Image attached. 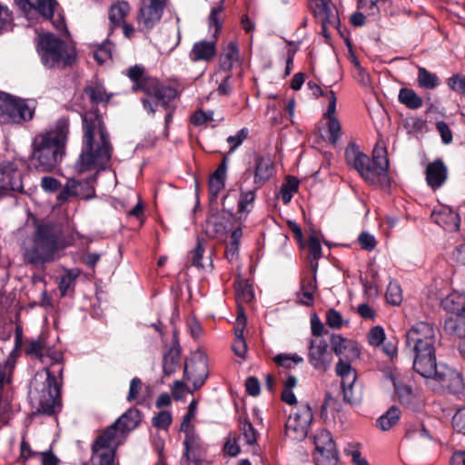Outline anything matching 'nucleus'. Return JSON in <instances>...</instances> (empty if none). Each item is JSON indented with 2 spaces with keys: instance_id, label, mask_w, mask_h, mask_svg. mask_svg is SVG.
Returning <instances> with one entry per match:
<instances>
[{
  "instance_id": "obj_46",
  "label": "nucleus",
  "mask_w": 465,
  "mask_h": 465,
  "mask_svg": "<svg viewBox=\"0 0 465 465\" xmlns=\"http://www.w3.org/2000/svg\"><path fill=\"white\" fill-rule=\"evenodd\" d=\"M249 135V130L246 127L242 128L235 135L227 137V143L230 145V153L234 152Z\"/></svg>"
},
{
  "instance_id": "obj_28",
  "label": "nucleus",
  "mask_w": 465,
  "mask_h": 465,
  "mask_svg": "<svg viewBox=\"0 0 465 465\" xmlns=\"http://www.w3.org/2000/svg\"><path fill=\"white\" fill-rule=\"evenodd\" d=\"M216 42L217 39L214 38L210 41L201 40L196 42L190 54L192 60L195 62L212 60L217 53Z\"/></svg>"
},
{
  "instance_id": "obj_37",
  "label": "nucleus",
  "mask_w": 465,
  "mask_h": 465,
  "mask_svg": "<svg viewBox=\"0 0 465 465\" xmlns=\"http://www.w3.org/2000/svg\"><path fill=\"white\" fill-rule=\"evenodd\" d=\"M317 288L316 284V276L315 274L312 277H305L301 282V292L299 295L302 297L300 298V302L311 306L313 304V293Z\"/></svg>"
},
{
  "instance_id": "obj_64",
  "label": "nucleus",
  "mask_w": 465,
  "mask_h": 465,
  "mask_svg": "<svg viewBox=\"0 0 465 465\" xmlns=\"http://www.w3.org/2000/svg\"><path fill=\"white\" fill-rule=\"evenodd\" d=\"M41 186L46 192H55L61 186L59 181L51 176H45L41 179Z\"/></svg>"
},
{
  "instance_id": "obj_47",
  "label": "nucleus",
  "mask_w": 465,
  "mask_h": 465,
  "mask_svg": "<svg viewBox=\"0 0 465 465\" xmlns=\"http://www.w3.org/2000/svg\"><path fill=\"white\" fill-rule=\"evenodd\" d=\"M447 84L454 92L465 95V76L459 74H453L448 79Z\"/></svg>"
},
{
  "instance_id": "obj_59",
  "label": "nucleus",
  "mask_w": 465,
  "mask_h": 465,
  "mask_svg": "<svg viewBox=\"0 0 465 465\" xmlns=\"http://www.w3.org/2000/svg\"><path fill=\"white\" fill-rule=\"evenodd\" d=\"M203 252V248L202 247L201 243L198 242L195 249L190 253V259L192 262L191 264L193 266H195L199 269H203L205 267L204 263L202 262Z\"/></svg>"
},
{
  "instance_id": "obj_52",
  "label": "nucleus",
  "mask_w": 465,
  "mask_h": 465,
  "mask_svg": "<svg viewBox=\"0 0 465 465\" xmlns=\"http://www.w3.org/2000/svg\"><path fill=\"white\" fill-rule=\"evenodd\" d=\"M111 57L112 44L109 42L104 44L95 52H94V58L101 64Z\"/></svg>"
},
{
  "instance_id": "obj_18",
  "label": "nucleus",
  "mask_w": 465,
  "mask_h": 465,
  "mask_svg": "<svg viewBox=\"0 0 465 465\" xmlns=\"http://www.w3.org/2000/svg\"><path fill=\"white\" fill-rule=\"evenodd\" d=\"M309 3L319 23H330L332 28L339 29L340 17L336 6L331 0H309Z\"/></svg>"
},
{
  "instance_id": "obj_35",
  "label": "nucleus",
  "mask_w": 465,
  "mask_h": 465,
  "mask_svg": "<svg viewBox=\"0 0 465 465\" xmlns=\"http://www.w3.org/2000/svg\"><path fill=\"white\" fill-rule=\"evenodd\" d=\"M240 54L237 44L235 42H230L225 47L223 54L220 58V67L223 71L229 73L234 63L238 62Z\"/></svg>"
},
{
  "instance_id": "obj_61",
  "label": "nucleus",
  "mask_w": 465,
  "mask_h": 465,
  "mask_svg": "<svg viewBox=\"0 0 465 465\" xmlns=\"http://www.w3.org/2000/svg\"><path fill=\"white\" fill-rule=\"evenodd\" d=\"M246 391L249 395L256 397L260 394L261 385L260 381L256 377H248L245 381Z\"/></svg>"
},
{
  "instance_id": "obj_55",
  "label": "nucleus",
  "mask_w": 465,
  "mask_h": 465,
  "mask_svg": "<svg viewBox=\"0 0 465 465\" xmlns=\"http://www.w3.org/2000/svg\"><path fill=\"white\" fill-rule=\"evenodd\" d=\"M358 242H359L361 247L366 251H371L376 246L375 237L367 232H362L359 235Z\"/></svg>"
},
{
  "instance_id": "obj_15",
  "label": "nucleus",
  "mask_w": 465,
  "mask_h": 465,
  "mask_svg": "<svg viewBox=\"0 0 465 465\" xmlns=\"http://www.w3.org/2000/svg\"><path fill=\"white\" fill-rule=\"evenodd\" d=\"M308 350V361L316 371H326L330 369L333 356L325 340L312 339Z\"/></svg>"
},
{
  "instance_id": "obj_5",
  "label": "nucleus",
  "mask_w": 465,
  "mask_h": 465,
  "mask_svg": "<svg viewBox=\"0 0 465 465\" xmlns=\"http://www.w3.org/2000/svg\"><path fill=\"white\" fill-rule=\"evenodd\" d=\"M31 381L29 397L38 406V411L46 415L55 413L61 408L60 385L54 371L45 367Z\"/></svg>"
},
{
  "instance_id": "obj_50",
  "label": "nucleus",
  "mask_w": 465,
  "mask_h": 465,
  "mask_svg": "<svg viewBox=\"0 0 465 465\" xmlns=\"http://www.w3.org/2000/svg\"><path fill=\"white\" fill-rule=\"evenodd\" d=\"M211 121H215L214 112L212 110H198L194 113L192 118V122L194 125H202Z\"/></svg>"
},
{
  "instance_id": "obj_24",
  "label": "nucleus",
  "mask_w": 465,
  "mask_h": 465,
  "mask_svg": "<svg viewBox=\"0 0 465 465\" xmlns=\"http://www.w3.org/2000/svg\"><path fill=\"white\" fill-rule=\"evenodd\" d=\"M432 221L449 232H456L460 229V219L457 213L450 207H441L431 213Z\"/></svg>"
},
{
  "instance_id": "obj_30",
  "label": "nucleus",
  "mask_w": 465,
  "mask_h": 465,
  "mask_svg": "<svg viewBox=\"0 0 465 465\" xmlns=\"http://www.w3.org/2000/svg\"><path fill=\"white\" fill-rule=\"evenodd\" d=\"M443 331L447 335L465 341V314L452 315L445 319Z\"/></svg>"
},
{
  "instance_id": "obj_36",
  "label": "nucleus",
  "mask_w": 465,
  "mask_h": 465,
  "mask_svg": "<svg viewBox=\"0 0 465 465\" xmlns=\"http://www.w3.org/2000/svg\"><path fill=\"white\" fill-rule=\"evenodd\" d=\"M223 2L224 0H221L217 6L213 7L208 16L209 30L212 31L213 29V38L214 39L218 38V35L223 26V21L224 18Z\"/></svg>"
},
{
  "instance_id": "obj_1",
  "label": "nucleus",
  "mask_w": 465,
  "mask_h": 465,
  "mask_svg": "<svg viewBox=\"0 0 465 465\" xmlns=\"http://www.w3.org/2000/svg\"><path fill=\"white\" fill-rule=\"evenodd\" d=\"M81 115L84 129L83 145L74 163V170L79 173L104 170L113 153L109 134L97 110H90Z\"/></svg>"
},
{
  "instance_id": "obj_42",
  "label": "nucleus",
  "mask_w": 465,
  "mask_h": 465,
  "mask_svg": "<svg viewBox=\"0 0 465 465\" xmlns=\"http://www.w3.org/2000/svg\"><path fill=\"white\" fill-rule=\"evenodd\" d=\"M197 404L198 401L193 397H192L187 408V411L185 415L183 417V420L180 426V431L187 430L190 429H195L193 420L195 419L197 414Z\"/></svg>"
},
{
  "instance_id": "obj_49",
  "label": "nucleus",
  "mask_w": 465,
  "mask_h": 465,
  "mask_svg": "<svg viewBox=\"0 0 465 465\" xmlns=\"http://www.w3.org/2000/svg\"><path fill=\"white\" fill-rule=\"evenodd\" d=\"M453 429L465 435V407L460 408L452 417Z\"/></svg>"
},
{
  "instance_id": "obj_23",
  "label": "nucleus",
  "mask_w": 465,
  "mask_h": 465,
  "mask_svg": "<svg viewBox=\"0 0 465 465\" xmlns=\"http://www.w3.org/2000/svg\"><path fill=\"white\" fill-rule=\"evenodd\" d=\"M426 181L433 190L440 188L448 178V167L441 159H436L426 167Z\"/></svg>"
},
{
  "instance_id": "obj_38",
  "label": "nucleus",
  "mask_w": 465,
  "mask_h": 465,
  "mask_svg": "<svg viewBox=\"0 0 465 465\" xmlns=\"http://www.w3.org/2000/svg\"><path fill=\"white\" fill-rule=\"evenodd\" d=\"M129 10V5L124 1L112 5L109 10L110 27L121 26Z\"/></svg>"
},
{
  "instance_id": "obj_43",
  "label": "nucleus",
  "mask_w": 465,
  "mask_h": 465,
  "mask_svg": "<svg viewBox=\"0 0 465 465\" xmlns=\"http://www.w3.org/2000/svg\"><path fill=\"white\" fill-rule=\"evenodd\" d=\"M239 428L248 445H253L257 441V430L252 424L246 419H240Z\"/></svg>"
},
{
  "instance_id": "obj_32",
  "label": "nucleus",
  "mask_w": 465,
  "mask_h": 465,
  "mask_svg": "<svg viewBox=\"0 0 465 465\" xmlns=\"http://www.w3.org/2000/svg\"><path fill=\"white\" fill-rule=\"evenodd\" d=\"M84 94L88 97L93 105L106 104L113 96V94L108 93L104 86L99 82L86 85L84 89Z\"/></svg>"
},
{
  "instance_id": "obj_22",
  "label": "nucleus",
  "mask_w": 465,
  "mask_h": 465,
  "mask_svg": "<svg viewBox=\"0 0 465 465\" xmlns=\"http://www.w3.org/2000/svg\"><path fill=\"white\" fill-rule=\"evenodd\" d=\"M255 169L252 172L251 183L255 188L262 187L274 174V164L270 157L256 155L254 158Z\"/></svg>"
},
{
  "instance_id": "obj_13",
  "label": "nucleus",
  "mask_w": 465,
  "mask_h": 465,
  "mask_svg": "<svg viewBox=\"0 0 465 465\" xmlns=\"http://www.w3.org/2000/svg\"><path fill=\"white\" fill-rule=\"evenodd\" d=\"M116 438L102 432L93 442V459L96 460L99 465H115L116 450L122 444L115 440Z\"/></svg>"
},
{
  "instance_id": "obj_45",
  "label": "nucleus",
  "mask_w": 465,
  "mask_h": 465,
  "mask_svg": "<svg viewBox=\"0 0 465 465\" xmlns=\"http://www.w3.org/2000/svg\"><path fill=\"white\" fill-rule=\"evenodd\" d=\"M386 300L392 305H399L402 301L401 289L396 282H390L386 292Z\"/></svg>"
},
{
  "instance_id": "obj_27",
  "label": "nucleus",
  "mask_w": 465,
  "mask_h": 465,
  "mask_svg": "<svg viewBox=\"0 0 465 465\" xmlns=\"http://www.w3.org/2000/svg\"><path fill=\"white\" fill-rule=\"evenodd\" d=\"M19 7L25 13L36 10L45 18H52L57 3L54 0H15Z\"/></svg>"
},
{
  "instance_id": "obj_44",
  "label": "nucleus",
  "mask_w": 465,
  "mask_h": 465,
  "mask_svg": "<svg viewBox=\"0 0 465 465\" xmlns=\"http://www.w3.org/2000/svg\"><path fill=\"white\" fill-rule=\"evenodd\" d=\"M273 361L277 365L281 367L291 369L293 364L302 363L303 361V359L297 354L289 355L280 353L274 357Z\"/></svg>"
},
{
  "instance_id": "obj_53",
  "label": "nucleus",
  "mask_w": 465,
  "mask_h": 465,
  "mask_svg": "<svg viewBox=\"0 0 465 465\" xmlns=\"http://www.w3.org/2000/svg\"><path fill=\"white\" fill-rule=\"evenodd\" d=\"M385 339V332L382 327L375 326L371 329L368 336L369 343L372 346L381 345Z\"/></svg>"
},
{
  "instance_id": "obj_7",
  "label": "nucleus",
  "mask_w": 465,
  "mask_h": 465,
  "mask_svg": "<svg viewBox=\"0 0 465 465\" xmlns=\"http://www.w3.org/2000/svg\"><path fill=\"white\" fill-rule=\"evenodd\" d=\"M38 52L42 63L48 68L64 69L72 65L75 59L74 51L51 34L39 37Z\"/></svg>"
},
{
  "instance_id": "obj_4",
  "label": "nucleus",
  "mask_w": 465,
  "mask_h": 465,
  "mask_svg": "<svg viewBox=\"0 0 465 465\" xmlns=\"http://www.w3.org/2000/svg\"><path fill=\"white\" fill-rule=\"evenodd\" d=\"M406 348L413 354V370L426 371L436 361V330L425 322L415 323L406 333Z\"/></svg>"
},
{
  "instance_id": "obj_12",
  "label": "nucleus",
  "mask_w": 465,
  "mask_h": 465,
  "mask_svg": "<svg viewBox=\"0 0 465 465\" xmlns=\"http://www.w3.org/2000/svg\"><path fill=\"white\" fill-rule=\"evenodd\" d=\"M314 460L317 465H338V451L330 431L320 430L314 436Z\"/></svg>"
},
{
  "instance_id": "obj_17",
  "label": "nucleus",
  "mask_w": 465,
  "mask_h": 465,
  "mask_svg": "<svg viewBox=\"0 0 465 465\" xmlns=\"http://www.w3.org/2000/svg\"><path fill=\"white\" fill-rule=\"evenodd\" d=\"M140 422V412L136 409H129L103 432L108 436H116V441L123 443L126 434L135 429Z\"/></svg>"
},
{
  "instance_id": "obj_2",
  "label": "nucleus",
  "mask_w": 465,
  "mask_h": 465,
  "mask_svg": "<svg viewBox=\"0 0 465 465\" xmlns=\"http://www.w3.org/2000/svg\"><path fill=\"white\" fill-rule=\"evenodd\" d=\"M19 248L25 265L44 269L60 258L62 231L54 223L35 221L33 232L21 240Z\"/></svg>"
},
{
  "instance_id": "obj_8",
  "label": "nucleus",
  "mask_w": 465,
  "mask_h": 465,
  "mask_svg": "<svg viewBox=\"0 0 465 465\" xmlns=\"http://www.w3.org/2000/svg\"><path fill=\"white\" fill-rule=\"evenodd\" d=\"M426 371H417L421 377L433 383L434 391H446L450 394L460 395L465 389L461 373L437 360L427 365Z\"/></svg>"
},
{
  "instance_id": "obj_9",
  "label": "nucleus",
  "mask_w": 465,
  "mask_h": 465,
  "mask_svg": "<svg viewBox=\"0 0 465 465\" xmlns=\"http://www.w3.org/2000/svg\"><path fill=\"white\" fill-rule=\"evenodd\" d=\"M127 76L134 82L133 91H141L146 94H153L163 105H166L174 96V89L161 85L157 79L147 75L143 65L135 64L130 67L127 71Z\"/></svg>"
},
{
  "instance_id": "obj_14",
  "label": "nucleus",
  "mask_w": 465,
  "mask_h": 465,
  "mask_svg": "<svg viewBox=\"0 0 465 465\" xmlns=\"http://www.w3.org/2000/svg\"><path fill=\"white\" fill-rule=\"evenodd\" d=\"M0 191L2 194L24 192L23 172L16 163L6 161L0 163Z\"/></svg>"
},
{
  "instance_id": "obj_48",
  "label": "nucleus",
  "mask_w": 465,
  "mask_h": 465,
  "mask_svg": "<svg viewBox=\"0 0 465 465\" xmlns=\"http://www.w3.org/2000/svg\"><path fill=\"white\" fill-rule=\"evenodd\" d=\"M303 412L308 413L310 426L313 416L312 408L308 403H301L299 407L290 414L289 419H295L297 423H302V420H303L302 414Z\"/></svg>"
},
{
  "instance_id": "obj_16",
  "label": "nucleus",
  "mask_w": 465,
  "mask_h": 465,
  "mask_svg": "<svg viewBox=\"0 0 465 465\" xmlns=\"http://www.w3.org/2000/svg\"><path fill=\"white\" fill-rule=\"evenodd\" d=\"M167 0H142L137 22L142 30L148 31L163 15Z\"/></svg>"
},
{
  "instance_id": "obj_3",
  "label": "nucleus",
  "mask_w": 465,
  "mask_h": 465,
  "mask_svg": "<svg viewBox=\"0 0 465 465\" xmlns=\"http://www.w3.org/2000/svg\"><path fill=\"white\" fill-rule=\"evenodd\" d=\"M68 133V121L60 119L53 128L42 132L33 138L30 161L37 172H51L61 162L64 154Z\"/></svg>"
},
{
  "instance_id": "obj_41",
  "label": "nucleus",
  "mask_w": 465,
  "mask_h": 465,
  "mask_svg": "<svg viewBox=\"0 0 465 465\" xmlns=\"http://www.w3.org/2000/svg\"><path fill=\"white\" fill-rule=\"evenodd\" d=\"M401 411L396 406H391L385 414L381 415L376 421L377 427L381 430H389L399 420Z\"/></svg>"
},
{
  "instance_id": "obj_56",
  "label": "nucleus",
  "mask_w": 465,
  "mask_h": 465,
  "mask_svg": "<svg viewBox=\"0 0 465 465\" xmlns=\"http://www.w3.org/2000/svg\"><path fill=\"white\" fill-rule=\"evenodd\" d=\"M308 248L310 252V259L318 260L322 256V245L315 235L309 238Z\"/></svg>"
},
{
  "instance_id": "obj_20",
  "label": "nucleus",
  "mask_w": 465,
  "mask_h": 465,
  "mask_svg": "<svg viewBox=\"0 0 465 465\" xmlns=\"http://www.w3.org/2000/svg\"><path fill=\"white\" fill-rule=\"evenodd\" d=\"M371 164L374 166V173L378 175V185L387 190L391 186V180L388 174L389 160L387 150L384 146L376 145L372 152Z\"/></svg>"
},
{
  "instance_id": "obj_6",
  "label": "nucleus",
  "mask_w": 465,
  "mask_h": 465,
  "mask_svg": "<svg viewBox=\"0 0 465 465\" xmlns=\"http://www.w3.org/2000/svg\"><path fill=\"white\" fill-rule=\"evenodd\" d=\"M208 375L206 356L199 351L192 352L184 361L183 381H176V401H183L185 395L193 396V391L204 384Z\"/></svg>"
},
{
  "instance_id": "obj_10",
  "label": "nucleus",
  "mask_w": 465,
  "mask_h": 465,
  "mask_svg": "<svg viewBox=\"0 0 465 465\" xmlns=\"http://www.w3.org/2000/svg\"><path fill=\"white\" fill-rule=\"evenodd\" d=\"M34 109L22 99L8 97L0 102V123L19 124L33 118Z\"/></svg>"
},
{
  "instance_id": "obj_11",
  "label": "nucleus",
  "mask_w": 465,
  "mask_h": 465,
  "mask_svg": "<svg viewBox=\"0 0 465 465\" xmlns=\"http://www.w3.org/2000/svg\"><path fill=\"white\" fill-rule=\"evenodd\" d=\"M345 158L347 163L352 166L368 183L378 185V175L374 173L371 158L360 152L354 143H350L346 147Z\"/></svg>"
},
{
  "instance_id": "obj_51",
  "label": "nucleus",
  "mask_w": 465,
  "mask_h": 465,
  "mask_svg": "<svg viewBox=\"0 0 465 465\" xmlns=\"http://www.w3.org/2000/svg\"><path fill=\"white\" fill-rule=\"evenodd\" d=\"M328 133L330 134V141L331 143H336L341 137V124L337 118L328 119L327 124Z\"/></svg>"
},
{
  "instance_id": "obj_39",
  "label": "nucleus",
  "mask_w": 465,
  "mask_h": 465,
  "mask_svg": "<svg viewBox=\"0 0 465 465\" xmlns=\"http://www.w3.org/2000/svg\"><path fill=\"white\" fill-rule=\"evenodd\" d=\"M399 102L407 108L415 110L422 106V98L411 88H401L398 95Z\"/></svg>"
},
{
  "instance_id": "obj_63",
  "label": "nucleus",
  "mask_w": 465,
  "mask_h": 465,
  "mask_svg": "<svg viewBox=\"0 0 465 465\" xmlns=\"http://www.w3.org/2000/svg\"><path fill=\"white\" fill-rule=\"evenodd\" d=\"M232 349L238 357L242 359L245 358L247 353V344L244 337L235 338V341L232 345Z\"/></svg>"
},
{
  "instance_id": "obj_19",
  "label": "nucleus",
  "mask_w": 465,
  "mask_h": 465,
  "mask_svg": "<svg viewBox=\"0 0 465 465\" xmlns=\"http://www.w3.org/2000/svg\"><path fill=\"white\" fill-rule=\"evenodd\" d=\"M252 177V171L251 169H247L242 175L240 179V198L238 201V214L239 219H242V214H247L250 213L248 209V205L252 203L255 200L256 191L259 188H255V185L251 183V180Z\"/></svg>"
},
{
  "instance_id": "obj_58",
  "label": "nucleus",
  "mask_w": 465,
  "mask_h": 465,
  "mask_svg": "<svg viewBox=\"0 0 465 465\" xmlns=\"http://www.w3.org/2000/svg\"><path fill=\"white\" fill-rule=\"evenodd\" d=\"M172 423V414L168 411H161L153 420V425L159 429H166Z\"/></svg>"
},
{
  "instance_id": "obj_54",
  "label": "nucleus",
  "mask_w": 465,
  "mask_h": 465,
  "mask_svg": "<svg viewBox=\"0 0 465 465\" xmlns=\"http://www.w3.org/2000/svg\"><path fill=\"white\" fill-rule=\"evenodd\" d=\"M223 450L227 455H229L231 457H235L240 453L241 448L237 444V440H236L235 434H233V433L229 434L228 439L223 446Z\"/></svg>"
},
{
  "instance_id": "obj_34",
  "label": "nucleus",
  "mask_w": 465,
  "mask_h": 465,
  "mask_svg": "<svg viewBox=\"0 0 465 465\" xmlns=\"http://www.w3.org/2000/svg\"><path fill=\"white\" fill-rule=\"evenodd\" d=\"M335 372L337 376L341 378V385L353 387L357 380V373L349 361L341 358L336 364Z\"/></svg>"
},
{
  "instance_id": "obj_33",
  "label": "nucleus",
  "mask_w": 465,
  "mask_h": 465,
  "mask_svg": "<svg viewBox=\"0 0 465 465\" xmlns=\"http://www.w3.org/2000/svg\"><path fill=\"white\" fill-rule=\"evenodd\" d=\"M441 306L454 315L465 314V292H451L441 300Z\"/></svg>"
},
{
  "instance_id": "obj_25",
  "label": "nucleus",
  "mask_w": 465,
  "mask_h": 465,
  "mask_svg": "<svg viewBox=\"0 0 465 465\" xmlns=\"http://www.w3.org/2000/svg\"><path fill=\"white\" fill-rule=\"evenodd\" d=\"M184 434L183 445H184V453L183 458L186 460L188 462H193L194 464L199 460V451L201 448V440L199 435L197 434L195 429H190L187 430H182Z\"/></svg>"
},
{
  "instance_id": "obj_21",
  "label": "nucleus",
  "mask_w": 465,
  "mask_h": 465,
  "mask_svg": "<svg viewBox=\"0 0 465 465\" xmlns=\"http://www.w3.org/2000/svg\"><path fill=\"white\" fill-rule=\"evenodd\" d=\"M92 183L93 179L68 180L63 191L58 195V200L65 201L69 196H78L83 199L92 198L94 194V189Z\"/></svg>"
},
{
  "instance_id": "obj_29",
  "label": "nucleus",
  "mask_w": 465,
  "mask_h": 465,
  "mask_svg": "<svg viewBox=\"0 0 465 465\" xmlns=\"http://www.w3.org/2000/svg\"><path fill=\"white\" fill-rule=\"evenodd\" d=\"M302 418H303V420H302V423H297L295 419H289L286 421L285 425V433L286 435L297 441H301L304 440L308 434L309 431V416L308 413L303 412L302 414Z\"/></svg>"
},
{
  "instance_id": "obj_26",
  "label": "nucleus",
  "mask_w": 465,
  "mask_h": 465,
  "mask_svg": "<svg viewBox=\"0 0 465 465\" xmlns=\"http://www.w3.org/2000/svg\"><path fill=\"white\" fill-rule=\"evenodd\" d=\"M331 346L334 353L341 358H358L360 351L355 342L351 340L343 338L339 334H332L331 337Z\"/></svg>"
},
{
  "instance_id": "obj_57",
  "label": "nucleus",
  "mask_w": 465,
  "mask_h": 465,
  "mask_svg": "<svg viewBox=\"0 0 465 465\" xmlns=\"http://www.w3.org/2000/svg\"><path fill=\"white\" fill-rule=\"evenodd\" d=\"M436 129L440 134L441 141L445 144H449L452 142V133L449 125L444 121H439L436 123Z\"/></svg>"
},
{
  "instance_id": "obj_60",
  "label": "nucleus",
  "mask_w": 465,
  "mask_h": 465,
  "mask_svg": "<svg viewBox=\"0 0 465 465\" xmlns=\"http://www.w3.org/2000/svg\"><path fill=\"white\" fill-rule=\"evenodd\" d=\"M327 324L333 329H340L342 324V318L339 312L334 309L328 311L326 315Z\"/></svg>"
},
{
  "instance_id": "obj_40",
  "label": "nucleus",
  "mask_w": 465,
  "mask_h": 465,
  "mask_svg": "<svg viewBox=\"0 0 465 465\" xmlns=\"http://www.w3.org/2000/svg\"><path fill=\"white\" fill-rule=\"evenodd\" d=\"M417 81L420 87L432 90L440 84V78L426 68L418 66Z\"/></svg>"
},
{
  "instance_id": "obj_62",
  "label": "nucleus",
  "mask_w": 465,
  "mask_h": 465,
  "mask_svg": "<svg viewBox=\"0 0 465 465\" xmlns=\"http://www.w3.org/2000/svg\"><path fill=\"white\" fill-rule=\"evenodd\" d=\"M142 381L139 378L132 379L130 382L129 393L127 396L128 401H133L137 399L141 390H142Z\"/></svg>"
},
{
  "instance_id": "obj_31",
  "label": "nucleus",
  "mask_w": 465,
  "mask_h": 465,
  "mask_svg": "<svg viewBox=\"0 0 465 465\" xmlns=\"http://www.w3.org/2000/svg\"><path fill=\"white\" fill-rule=\"evenodd\" d=\"M49 346L46 340L43 336L37 339H32L26 341L25 351L33 359H38L42 363L47 364L48 361L45 360V355L48 353Z\"/></svg>"
}]
</instances>
